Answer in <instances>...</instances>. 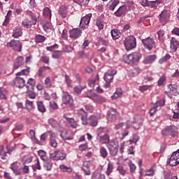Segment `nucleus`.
<instances>
[{"label": "nucleus", "instance_id": "nucleus-1", "mask_svg": "<svg viewBox=\"0 0 179 179\" xmlns=\"http://www.w3.org/2000/svg\"><path fill=\"white\" fill-rule=\"evenodd\" d=\"M30 73V67L27 69H22L20 72L16 73L15 79L14 80V83L17 87L22 89L26 86V82L23 76H27Z\"/></svg>", "mask_w": 179, "mask_h": 179}, {"label": "nucleus", "instance_id": "nucleus-2", "mask_svg": "<svg viewBox=\"0 0 179 179\" xmlns=\"http://www.w3.org/2000/svg\"><path fill=\"white\" fill-rule=\"evenodd\" d=\"M142 58V54L135 52L130 55H126L123 57V61L125 64H128L131 65V64H135V62H138L139 59Z\"/></svg>", "mask_w": 179, "mask_h": 179}, {"label": "nucleus", "instance_id": "nucleus-3", "mask_svg": "<svg viewBox=\"0 0 179 179\" xmlns=\"http://www.w3.org/2000/svg\"><path fill=\"white\" fill-rule=\"evenodd\" d=\"M115 75H117V71L114 69H109L104 74L103 79L106 82V84L103 85V87H105V89H108V87L111 86L110 83L113 82Z\"/></svg>", "mask_w": 179, "mask_h": 179}, {"label": "nucleus", "instance_id": "nucleus-4", "mask_svg": "<svg viewBox=\"0 0 179 179\" xmlns=\"http://www.w3.org/2000/svg\"><path fill=\"white\" fill-rule=\"evenodd\" d=\"M124 45L127 51H131L136 47V39L134 36H128L124 39Z\"/></svg>", "mask_w": 179, "mask_h": 179}, {"label": "nucleus", "instance_id": "nucleus-5", "mask_svg": "<svg viewBox=\"0 0 179 179\" xmlns=\"http://www.w3.org/2000/svg\"><path fill=\"white\" fill-rule=\"evenodd\" d=\"M141 41L144 45V48L148 50L149 51H152V50H153L154 47H155L156 45V42L155 41V39L150 37L142 39Z\"/></svg>", "mask_w": 179, "mask_h": 179}, {"label": "nucleus", "instance_id": "nucleus-6", "mask_svg": "<svg viewBox=\"0 0 179 179\" xmlns=\"http://www.w3.org/2000/svg\"><path fill=\"white\" fill-rule=\"evenodd\" d=\"M62 101L63 104H65L66 106H69L70 107L73 106V98H72V95L69 94L67 92H63Z\"/></svg>", "mask_w": 179, "mask_h": 179}, {"label": "nucleus", "instance_id": "nucleus-7", "mask_svg": "<svg viewBox=\"0 0 179 179\" xmlns=\"http://www.w3.org/2000/svg\"><path fill=\"white\" fill-rule=\"evenodd\" d=\"M7 47L13 48L14 51H17V52H20L22 51V43L20 41L13 39L7 43Z\"/></svg>", "mask_w": 179, "mask_h": 179}, {"label": "nucleus", "instance_id": "nucleus-8", "mask_svg": "<svg viewBox=\"0 0 179 179\" xmlns=\"http://www.w3.org/2000/svg\"><path fill=\"white\" fill-rule=\"evenodd\" d=\"M170 20V11L167 10H164L159 14V22L164 26Z\"/></svg>", "mask_w": 179, "mask_h": 179}, {"label": "nucleus", "instance_id": "nucleus-9", "mask_svg": "<svg viewBox=\"0 0 179 179\" xmlns=\"http://www.w3.org/2000/svg\"><path fill=\"white\" fill-rule=\"evenodd\" d=\"M92 13H89L87 15L83 17L80 22V27L81 29H87V27H89V23H90Z\"/></svg>", "mask_w": 179, "mask_h": 179}, {"label": "nucleus", "instance_id": "nucleus-10", "mask_svg": "<svg viewBox=\"0 0 179 179\" xmlns=\"http://www.w3.org/2000/svg\"><path fill=\"white\" fill-rule=\"evenodd\" d=\"M77 115L78 118H80L83 125H87V112H86L83 108H80L77 110Z\"/></svg>", "mask_w": 179, "mask_h": 179}, {"label": "nucleus", "instance_id": "nucleus-11", "mask_svg": "<svg viewBox=\"0 0 179 179\" xmlns=\"http://www.w3.org/2000/svg\"><path fill=\"white\" fill-rule=\"evenodd\" d=\"M107 148L110 156H117V154L118 153V143H115V142H110L107 145Z\"/></svg>", "mask_w": 179, "mask_h": 179}, {"label": "nucleus", "instance_id": "nucleus-12", "mask_svg": "<svg viewBox=\"0 0 179 179\" xmlns=\"http://www.w3.org/2000/svg\"><path fill=\"white\" fill-rule=\"evenodd\" d=\"M117 110L111 108L107 113L108 121H109V122H115V121H117Z\"/></svg>", "mask_w": 179, "mask_h": 179}, {"label": "nucleus", "instance_id": "nucleus-13", "mask_svg": "<svg viewBox=\"0 0 179 179\" xmlns=\"http://www.w3.org/2000/svg\"><path fill=\"white\" fill-rule=\"evenodd\" d=\"M168 164L171 166H178L179 164V157L176 152H173L171 157L168 159Z\"/></svg>", "mask_w": 179, "mask_h": 179}, {"label": "nucleus", "instance_id": "nucleus-14", "mask_svg": "<svg viewBox=\"0 0 179 179\" xmlns=\"http://www.w3.org/2000/svg\"><path fill=\"white\" fill-rule=\"evenodd\" d=\"M92 165V164L90 161H85L83 163L82 170L84 171L85 176H90V174H92V171H90Z\"/></svg>", "mask_w": 179, "mask_h": 179}, {"label": "nucleus", "instance_id": "nucleus-15", "mask_svg": "<svg viewBox=\"0 0 179 179\" xmlns=\"http://www.w3.org/2000/svg\"><path fill=\"white\" fill-rule=\"evenodd\" d=\"M96 139L101 145H107L108 143H110V135L108 133H106L102 136L96 137Z\"/></svg>", "mask_w": 179, "mask_h": 179}, {"label": "nucleus", "instance_id": "nucleus-16", "mask_svg": "<svg viewBox=\"0 0 179 179\" xmlns=\"http://www.w3.org/2000/svg\"><path fill=\"white\" fill-rule=\"evenodd\" d=\"M69 34L71 38H79L82 35V30L79 28H74L69 31Z\"/></svg>", "mask_w": 179, "mask_h": 179}, {"label": "nucleus", "instance_id": "nucleus-17", "mask_svg": "<svg viewBox=\"0 0 179 179\" xmlns=\"http://www.w3.org/2000/svg\"><path fill=\"white\" fill-rule=\"evenodd\" d=\"M128 11V8H127V5L121 6L117 11L114 13L115 16L117 17H121V16H124L125 13Z\"/></svg>", "mask_w": 179, "mask_h": 179}, {"label": "nucleus", "instance_id": "nucleus-18", "mask_svg": "<svg viewBox=\"0 0 179 179\" xmlns=\"http://www.w3.org/2000/svg\"><path fill=\"white\" fill-rule=\"evenodd\" d=\"M157 56L156 55H148L143 59V64L148 65V64H153L156 61Z\"/></svg>", "mask_w": 179, "mask_h": 179}, {"label": "nucleus", "instance_id": "nucleus-19", "mask_svg": "<svg viewBox=\"0 0 179 179\" xmlns=\"http://www.w3.org/2000/svg\"><path fill=\"white\" fill-rule=\"evenodd\" d=\"M23 34V31H22V28L20 27H16L13 30V37L14 38H19Z\"/></svg>", "mask_w": 179, "mask_h": 179}, {"label": "nucleus", "instance_id": "nucleus-20", "mask_svg": "<svg viewBox=\"0 0 179 179\" xmlns=\"http://www.w3.org/2000/svg\"><path fill=\"white\" fill-rule=\"evenodd\" d=\"M27 14L28 16H30L31 19L34 20V22H35L34 24H36L38 17H40V14L38 13H33L31 11H27Z\"/></svg>", "mask_w": 179, "mask_h": 179}, {"label": "nucleus", "instance_id": "nucleus-21", "mask_svg": "<svg viewBox=\"0 0 179 179\" xmlns=\"http://www.w3.org/2000/svg\"><path fill=\"white\" fill-rule=\"evenodd\" d=\"M23 65V57H17L15 62H14V69H18V68H20Z\"/></svg>", "mask_w": 179, "mask_h": 179}, {"label": "nucleus", "instance_id": "nucleus-22", "mask_svg": "<svg viewBox=\"0 0 179 179\" xmlns=\"http://www.w3.org/2000/svg\"><path fill=\"white\" fill-rule=\"evenodd\" d=\"M118 3H120L119 0H110L108 4L109 10H114Z\"/></svg>", "mask_w": 179, "mask_h": 179}, {"label": "nucleus", "instance_id": "nucleus-23", "mask_svg": "<svg viewBox=\"0 0 179 179\" xmlns=\"http://www.w3.org/2000/svg\"><path fill=\"white\" fill-rule=\"evenodd\" d=\"M58 13L62 19H65L68 16V10L64 6H61L59 9Z\"/></svg>", "mask_w": 179, "mask_h": 179}, {"label": "nucleus", "instance_id": "nucleus-24", "mask_svg": "<svg viewBox=\"0 0 179 179\" xmlns=\"http://www.w3.org/2000/svg\"><path fill=\"white\" fill-rule=\"evenodd\" d=\"M124 125H125L127 129H129V128H131V124H129V122L127 121L126 123L121 122L115 124V129L116 130L121 129L122 127H124Z\"/></svg>", "mask_w": 179, "mask_h": 179}, {"label": "nucleus", "instance_id": "nucleus-25", "mask_svg": "<svg viewBox=\"0 0 179 179\" xmlns=\"http://www.w3.org/2000/svg\"><path fill=\"white\" fill-rule=\"evenodd\" d=\"M171 131H173V125L167 126L162 131V135L163 136H169L170 135Z\"/></svg>", "mask_w": 179, "mask_h": 179}, {"label": "nucleus", "instance_id": "nucleus-26", "mask_svg": "<svg viewBox=\"0 0 179 179\" xmlns=\"http://www.w3.org/2000/svg\"><path fill=\"white\" fill-rule=\"evenodd\" d=\"M10 169L13 171L14 174L19 176L20 174V170L19 169V166L17 163L14 162L10 165Z\"/></svg>", "mask_w": 179, "mask_h": 179}, {"label": "nucleus", "instance_id": "nucleus-27", "mask_svg": "<svg viewBox=\"0 0 179 179\" xmlns=\"http://www.w3.org/2000/svg\"><path fill=\"white\" fill-rule=\"evenodd\" d=\"M106 134H110L108 129L106 127H99L97 129V137L105 135Z\"/></svg>", "mask_w": 179, "mask_h": 179}, {"label": "nucleus", "instance_id": "nucleus-28", "mask_svg": "<svg viewBox=\"0 0 179 179\" xmlns=\"http://www.w3.org/2000/svg\"><path fill=\"white\" fill-rule=\"evenodd\" d=\"M178 45H179L178 41H177L176 38H172L171 41V48H172L173 51H177V49L178 48Z\"/></svg>", "mask_w": 179, "mask_h": 179}, {"label": "nucleus", "instance_id": "nucleus-29", "mask_svg": "<svg viewBox=\"0 0 179 179\" xmlns=\"http://www.w3.org/2000/svg\"><path fill=\"white\" fill-rule=\"evenodd\" d=\"M47 70L51 71V67L45 66H43L40 67L38 71V76L39 78H41V76H43V73H44V72H45V71H47Z\"/></svg>", "mask_w": 179, "mask_h": 179}, {"label": "nucleus", "instance_id": "nucleus-30", "mask_svg": "<svg viewBox=\"0 0 179 179\" xmlns=\"http://www.w3.org/2000/svg\"><path fill=\"white\" fill-rule=\"evenodd\" d=\"M43 16L45 19H48V20H51V10L50 9V8L48 7H45V8H43Z\"/></svg>", "mask_w": 179, "mask_h": 179}, {"label": "nucleus", "instance_id": "nucleus-31", "mask_svg": "<svg viewBox=\"0 0 179 179\" xmlns=\"http://www.w3.org/2000/svg\"><path fill=\"white\" fill-rule=\"evenodd\" d=\"M38 110L40 111V113H45L47 111V109L45 108V106H44V103L41 101H38L36 102Z\"/></svg>", "mask_w": 179, "mask_h": 179}, {"label": "nucleus", "instance_id": "nucleus-32", "mask_svg": "<svg viewBox=\"0 0 179 179\" xmlns=\"http://www.w3.org/2000/svg\"><path fill=\"white\" fill-rule=\"evenodd\" d=\"M89 121V124L91 127H97V124H99V121L97 120V117L96 116H90Z\"/></svg>", "mask_w": 179, "mask_h": 179}, {"label": "nucleus", "instance_id": "nucleus-33", "mask_svg": "<svg viewBox=\"0 0 179 179\" xmlns=\"http://www.w3.org/2000/svg\"><path fill=\"white\" fill-rule=\"evenodd\" d=\"M36 86V80L33 78H29L27 81V85H26L27 89H32L34 90V87Z\"/></svg>", "mask_w": 179, "mask_h": 179}, {"label": "nucleus", "instance_id": "nucleus-34", "mask_svg": "<svg viewBox=\"0 0 179 179\" xmlns=\"http://www.w3.org/2000/svg\"><path fill=\"white\" fill-rule=\"evenodd\" d=\"M6 157H8V152H5L3 145H0V159H2V160H6Z\"/></svg>", "mask_w": 179, "mask_h": 179}, {"label": "nucleus", "instance_id": "nucleus-35", "mask_svg": "<svg viewBox=\"0 0 179 179\" xmlns=\"http://www.w3.org/2000/svg\"><path fill=\"white\" fill-rule=\"evenodd\" d=\"M33 162V157L25 155L22 159V164H29Z\"/></svg>", "mask_w": 179, "mask_h": 179}, {"label": "nucleus", "instance_id": "nucleus-36", "mask_svg": "<svg viewBox=\"0 0 179 179\" xmlns=\"http://www.w3.org/2000/svg\"><path fill=\"white\" fill-rule=\"evenodd\" d=\"M64 118L70 124V127H71V128H76V127H78L76 121H75V119L67 117L66 116H64Z\"/></svg>", "mask_w": 179, "mask_h": 179}, {"label": "nucleus", "instance_id": "nucleus-37", "mask_svg": "<svg viewBox=\"0 0 179 179\" xmlns=\"http://www.w3.org/2000/svg\"><path fill=\"white\" fill-rule=\"evenodd\" d=\"M142 125H143L142 120H138L133 122L131 127H133L134 129H139V128H141Z\"/></svg>", "mask_w": 179, "mask_h": 179}, {"label": "nucleus", "instance_id": "nucleus-38", "mask_svg": "<svg viewBox=\"0 0 179 179\" xmlns=\"http://www.w3.org/2000/svg\"><path fill=\"white\" fill-rule=\"evenodd\" d=\"M99 153L103 159H106L108 156V152L107 151V149H106V148L104 147L100 148Z\"/></svg>", "mask_w": 179, "mask_h": 179}, {"label": "nucleus", "instance_id": "nucleus-39", "mask_svg": "<svg viewBox=\"0 0 179 179\" xmlns=\"http://www.w3.org/2000/svg\"><path fill=\"white\" fill-rule=\"evenodd\" d=\"M33 171H37V170H41V165H40V160L37 159L35 161V164L31 166Z\"/></svg>", "mask_w": 179, "mask_h": 179}, {"label": "nucleus", "instance_id": "nucleus-40", "mask_svg": "<svg viewBox=\"0 0 179 179\" xmlns=\"http://www.w3.org/2000/svg\"><path fill=\"white\" fill-rule=\"evenodd\" d=\"M113 170H114V164L111 162H109L107 166V170L106 171V176H110L111 173H113Z\"/></svg>", "mask_w": 179, "mask_h": 179}, {"label": "nucleus", "instance_id": "nucleus-41", "mask_svg": "<svg viewBox=\"0 0 179 179\" xmlns=\"http://www.w3.org/2000/svg\"><path fill=\"white\" fill-rule=\"evenodd\" d=\"M57 161L58 160H64L65 157H66V154L62 150H57Z\"/></svg>", "mask_w": 179, "mask_h": 179}, {"label": "nucleus", "instance_id": "nucleus-42", "mask_svg": "<svg viewBox=\"0 0 179 179\" xmlns=\"http://www.w3.org/2000/svg\"><path fill=\"white\" fill-rule=\"evenodd\" d=\"M121 96H122V90L121 88H117L116 92L112 96V99L115 100V99H118Z\"/></svg>", "mask_w": 179, "mask_h": 179}, {"label": "nucleus", "instance_id": "nucleus-43", "mask_svg": "<svg viewBox=\"0 0 179 179\" xmlns=\"http://www.w3.org/2000/svg\"><path fill=\"white\" fill-rule=\"evenodd\" d=\"M110 33L113 40H117V38H120V31L118 29H112Z\"/></svg>", "mask_w": 179, "mask_h": 179}, {"label": "nucleus", "instance_id": "nucleus-44", "mask_svg": "<svg viewBox=\"0 0 179 179\" xmlns=\"http://www.w3.org/2000/svg\"><path fill=\"white\" fill-rule=\"evenodd\" d=\"M45 87H46V89H51V87H52V81H51V78L48 77L45 79Z\"/></svg>", "mask_w": 179, "mask_h": 179}, {"label": "nucleus", "instance_id": "nucleus-45", "mask_svg": "<svg viewBox=\"0 0 179 179\" xmlns=\"http://www.w3.org/2000/svg\"><path fill=\"white\" fill-rule=\"evenodd\" d=\"M63 141H72L73 137L72 136H68V131H65L63 134L60 135Z\"/></svg>", "mask_w": 179, "mask_h": 179}, {"label": "nucleus", "instance_id": "nucleus-46", "mask_svg": "<svg viewBox=\"0 0 179 179\" xmlns=\"http://www.w3.org/2000/svg\"><path fill=\"white\" fill-rule=\"evenodd\" d=\"M92 179H106V176L95 172L92 173Z\"/></svg>", "mask_w": 179, "mask_h": 179}, {"label": "nucleus", "instance_id": "nucleus-47", "mask_svg": "<svg viewBox=\"0 0 179 179\" xmlns=\"http://www.w3.org/2000/svg\"><path fill=\"white\" fill-rule=\"evenodd\" d=\"M43 167L48 171H50L51 169H52V162L51 161L45 162Z\"/></svg>", "mask_w": 179, "mask_h": 179}, {"label": "nucleus", "instance_id": "nucleus-48", "mask_svg": "<svg viewBox=\"0 0 179 179\" xmlns=\"http://www.w3.org/2000/svg\"><path fill=\"white\" fill-rule=\"evenodd\" d=\"M25 106L27 110H33L34 108V103H33V101H29L28 99L26 100Z\"/></svg>", "mask_w": 179, "mask_h": 179}, {"label": "nucleus", "instance_id": "nucleus-49", "mask_svg": "<svg viewBox=\"0 0 179 179\" xmlns=\"http://www.w3.org/2000/svg\"><path fill=\"white\" fill-rule=\"evenodd\" d=\"M159 3H160V1L159 0L149 1L148 6L150 8H153L154 9H156V8H157V5H159Z\"/></svg>", "mask_w": 179, "mask_h": 179}, {"label": "nucleus", "instance_id": "nucleus-50", "mask_svg": "<svg viewBox=\"0 0 179 179\" xmlns=\"http://www.w3.org/2000/svg\"><path fill=\"white\" fill-rule=\"evenodd\" d=\"M90 0H73V2L75 3H78V5H80L81 6H85L89 3Z\"/></svg>", "mask_w": 179, "mask_h": 179}, {"label": "nucleus", "instance_id": "nucleus-51", "mask_svg": "<svg viewBox=\"0 0 179 179\" xmlns=\"http://www.w3.org/2000/svg\"><path fill=\"white\" fill-rule=\"evenodd\" d=\"M36 43H44L45 41V36L41 35H36L35 38Z\"/></svg>", "mask_w": 179, "mask_h": 179}, {"label": "nucleus", "instance_id": "nucleus-52", "mask_svg": "<svg viewBox=\"0 0 179 179\" xmlns=\"http://www.w3.org/2000/svg\"><path fill=\"white\" fill-rule=\"evenodd\" d=\"M96 25L99 29V30L104 29V24H103V21L101 20V18L96 19Z\"/></svg>", "mask_w": 179, "mask_h": 179}, {"label": "nucleus", "instance_id": "nucleus-53", "mask_svg": "<svg viewBox=\"0 0 179 179\" xmlns=\"http://www.w3.org/2000/svg\"><path fill=\"white\" fill-rule=\"evenodd\" d=\"M60 170L64 173H71L72 171V169L71 167H68L65 165H61Z\"/></svg>", "mask_w": 179, "mask_h": 179}, {"label": "nucleus", "instance_id": "nucleus-54", "mask_svg": "<svg viewBox=\"0 0 179 179\" xmlns=\"http://www.w3.org/2000/svg\"><path fill=\"white\" fill-rule=\"evenodd\" d=\"M38 156H40L41 160H43V162H45V156L47 155V152H45V151L43 150H40L38 151Z\"/></svg>", "mask_w": 179, "mask_h": 179}, {"label": "nucleus", "instance_id": "nucleus-55", "mask_svg": "<svg viewBox=\"0 0 179 179\" xmlns=\"http://www.w3.org/2000/svg\"><path fill=\"white\" fill-rule=\"evenodd\" d=\"M22 24L24 27H27V29H30V27L33 26V23L31 21H29V20L22 21Z\"/></svg>", "mask_w": 179, "mask_h": 179}, {"label": "nucleus", "instance_id": "nucleus-56", "mask_svg": "<svg viewBox=\"0 0 179 179\" xmlns=\"http://www.w3.org/2000/svg\"><path fill=\"white\" fill-rule=\"evenodd\" d=\"M171 58V56L170 55L166 54L165 56H164L161 59H159V64H163L164 62H167L169 59Z\"/></svg>", "mask_w": 179, "mask_h": 179}, {"label": "nucleus", "instance_id": "nucleus-57", "mask_svg": "<svg viewBox=\"0 0 179 179\" xmlns=\"http://www.w3.org/2000/svg\"><path fill=\"white\" fill-rule=\"evenodd\" d=\"M174 128L175 127L172 126V130H171L170 135L173 138H177V136H178V131L176 130Z\"/></svg>", "mask_w": 179, "mask_h": 179}, {"label": "nucleus", "instance_id": "nucleus-58", "mask_svg": "<svg viewBox=\"0 0 179 179\" xmlns=\"http://www.w3.org/2000/svg\"><path fill=\"white\" fill-rule=\"evenodd\" d=\"M50 145L52 148H57L58 146V143H57V140L53 137H51L50 139Z\"/></svg>", "mask_w": 179, "mask_h": 179}, {"label": "nucleus", "instance_id": "nucleus-59", "mask_svg": "<svg viewBox=\"0 0 179 179\" xmlns=\"http://www.w3.org/2000/svg\"><path fill=\"white\" fill-rule=\"evenodd\" d=\"M65 78V82L68 86V87H72V80H71V78H69V76L68 75H65L64 76Z\"/></svg>", "mask_w": 179, "mask_h": 179}, {"label": "nucleus", "instance_id": "nucleus-60", "mask_svg": "<svg viewBox=\"0 0 179 179\" xmlns=\"http://www.w3.org/2000/svg\"><path fill=\"white\" fill-rule=\"evenodd\" d=\"M8 92L6 90L0 88V99H3L4 100H6V94Z\"/></svg>", "mask_w": 179, "mask_h": 179}, {"label": "nucleus", "instance_id": "nucleus-61", "mask_svg": "<svg viewBox=\"0 0 179 179\" xmlns=\"http://www.w3.org/2000/svg\"><path fill=\"white\" fill-rule=\"evenodd\" d=\"M73 90L76 94H80V93H82V90H83V87L80 85H78L74 87Z\"/></svg>", "mask_w": 179, "mask_h": 179}, {"label": "nucleus", "instance_id": "nucleus-62", "mask_svg": "<svg viewBox=\"0 0 179 179\" xmlns=\"http://www.w3.org/2000/svg\"><path fill=\"white\" fill-rule=\"evenodd\" d=\"M117 171L121 174V176H125L127 173V170L124 169V167L119 166L117 168Z\"/></svg>", "mask_w": 179, "mask_h": 179}, {"label": "nucleus", "instance_id": "nucleus-63", "mask_svg": "<svg viewBox=\"0 0 179 179\" xmlns=\"http://www.w3.org/2000/svg\"><path fill=\"white\" fill-rule=\"evenodd\" d=\"M164 82H166V76H162L158 80V86H163Z\"/></svg>", "mask_w": 179, "mask_h": 179}, {"label": "nucleus", "instance_id": "nucleus-64", "mask_svg": "<svg viewBox=\"0 0 179 179\" xmlns=\"http://www.w3.org/2000/svg\"><path fill=\"white\" fill-rule=\"evenodd\" d=\"M50 107L52 108V110H58V104L54 101L50 102Z\"/></svg>", "mask_w": 179, "mask_h": 179}]
</instances>
